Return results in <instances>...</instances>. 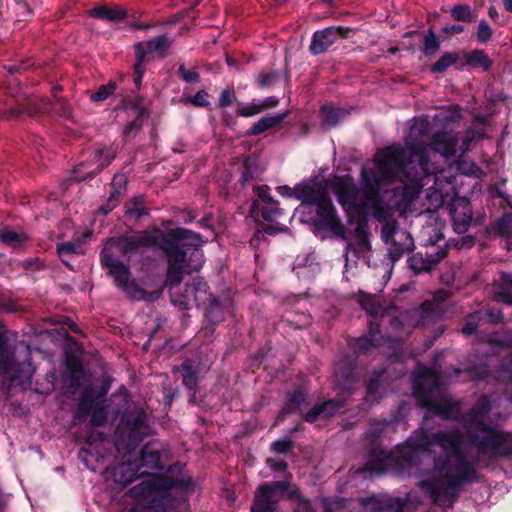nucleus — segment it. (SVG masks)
Segmentation results:
<instances>
[{"instance_id":"f257e3e1","label":"nucleus","mask_w":512,"mask_h":512,"mask_svg":"<svg viewBox=\"0 0 512 512\" xmlns=\"http://www.w3.org/2000/svg\"><path fill=\"white\" fill-rule=\"evenodd\" d=\"M412 449L423 452L431 467L420 471L418 487L433 503L453 504L460 488L478 479V456L458 429L427 432L419 430L408 440Z\"/></svg>"},{"instance_id":"f03ea898","label":"nucleus","mask_w":512,"mask_h":512,"mask_svg":"<svg viewBox=\"0 0 512 512\" xmlns=\"http://www.w3.org/2000/svg\"><path fill=\"white\" fill-rule=\"evenodd\" d=\"M428 132V123L417 121L411 126L405 140L406 149L392 145L377 153L371 176L375 186L388 184L398 179L402 187L403 204H410L419 194L422 180L429 173L424 135Z\"/></svg>"},{"instance_id":"7ed1b4c3","label":"nucleus","mask_w":512,"mask_h":512,"mask_svg":"<svg viewBox=\"0 0 512 512\" xmlns=\"http://www.w3.org/2000/svg\"><path fill=\"white\" fill-rule=\"evenodd\" d=\"M141 247H159L167 257V279L171 285L182 282L185 274L198 271L204 262L199 249L203 244L201 236L185 228L168 232L159 229L136 236Z\"/></svg>"},{"instance_id":"20e7f679","label":"nucleus","mask_w":512,"mask_h":512,"mask_svg":"<svg viewBox=\"0 0 512 512\" xmlns=\"http://www.w3.org/2000/svg\"><path fill=\"white\" fill-rule=\"evenodd\" d=\"M139 476L143 480L131 488L130 494L137 499L139 504H147L152 507L156 497L162 490H167L174 486L187 487L191 484L189 478L170 479L159 473L164 466L161 462V454L155 450L151 444L145 445L141 450L140 463L136 465Z\"/></svg>"},{"instance_id":"39448f33","label":"nucleus","mask_w":512,"mask_h":512,"mask_svg":"<svg viewBox=\"0 0 512 512\" xmlns=\"http://www.w3.org/2000/svg\"><path fill=\"white\" fill-rule=\"evenodd\" d=\"M491 408L488 397L482 396L464 418V426L472 444L481 453L503 454L506 451L507 435L486 426L485 415Z\"/></svg>"},{"instance_id":"423d86ee","label":"nucleus","mask_w":512,"mask_h":512,"mask_svg":"<svg viewBox=\"0 0 512 512\" xmlns=\"http://www.w3.org/2000/svg\"><path fill=\"white\" fill-rule=\"evenodd\" d=\"M293 195L303 203L316 206L319 226L344 238L345 231L330 199L326 183L312 181L300 184L294 190Z\"/></svg>"},{"instance_id":"0eeeda50","label":"nucleus","mask_w":512,"mask_h":512,"mask_svg":"<svg viewBox=\"0 0 512 512\" xmlns=\"http://www.w3.org/2000/svg\"><path fill=\"white\" fill-rule=\"evenodd\" d=\"M101 262L108 269L115 284L133 300L155 301L161 296V290L145 291L134 281H130L129 267L123 264L118 257L102 251Z\"/></svg>"},{"instance_id":"6e6552de","label":"nucleus","mask_w":512,"mask_h":512,"mask_svg":"<svg viewBox=\"0 0 512 512\" xmlns=\"http://www.w3.org/2000/svg\"><path fill=\"white\" fill-rule=\"evenodd\" d=\"M427 377L431 379L435 389L422 392L420 388H417L416 396L419 405L441 416L443 419H453L458 416L460 412L458 402L453 401L446 394L440 392L438 388L439 380L434 374L428 373Z\"/></svg>"},{"instance_id":"1a4fd4ad","label":"nucleus","mask_w":512,"mask_h":512,"mask_svg":"<svg viewBox=\"0 0 512 512\" xmlns=\"http://www.w3.org/2000/svg\"><path fill=\"white\" fill-rule=\"evenodd\" d=\"M370 188L365 190L364 195H366ZM331 189L337 196L338 202L346 211L362 210L368 206L369 198L367 196L365 198L360 196L356 185L348 176L335 177L331 181Z\"/></svg>"},{"instance_id":"9d476101","label":"nucleus","mask_w":512,"mask_h":512,"mask_svg":"<svg viewBox=\"0 0 512 512\" xmlns=\"http://www.w3.org/2000/svg\"><path fill=\"white\" fill-rule=\"evenodd\" d=\"M287 487L288 484L281 481L260 486L255 495L251 512H274L275 504Z\"/></svg>"},{"instance_id":"9b49d317","label":"nucleus","mask_w":512,"mask_h":512,"mask_svg":"<svg viewBox=\"0 0 512 512\" xmlns=\"http://www.w3.org/2000/svg\"><path fill=\"white\" fill-rule=\"evenodd\" d=\"M14 101L15 105L4 112L3 116L5 118H16L23 112H27L30 115L48 112L52 104L47 98L29 96L25 93L18 94Z\"/></svg>"},{"instance_id":"f8f14e48","label":"nucleus","mask_w":512,"mask_h":512,"mask_svg":"<svg viewBox=\"0 0 512 512\" xmlns=\"http://www.w3.org/2000/svg\"><path fill=\"white\" fill-rule=\"evenodd\" d=\"M353 33L351 28L331 26L313 34L310 51L314 55L325 53L333 44L341 39L349 38Z\"/></svg>"},{"instance_id":"ddd939ff","label":"nucleus","mask_w":512,"mask_h":512,"mask_svg":"<svg viewBox=\"0 0 512 512\" xmlns=\"http://www.w3.org/2000/svg\"><path fill=\"white\" fill-rule=\"evenodd\" d=\"M172 41L165 35L139 42L134 45V52L139 63L158 61L169 51Z\"/></svg>"},{"instance_id":"4468645a","label":"nucleus","mask_w":512,"mask_h":512,"mask_svg":"<svg viewBox=\"0 0 512 512\" xmlns=\"http://www.w3.org/2000/svg\"><path fill=\"white\" fill-rule=\"evenodd\" d=\"M30 373V364L14 361L13 350L8 346L3 333L0 332V374L7 375L11 380H22V374Z\"/></svg>"},{"instance_id":"2eb2a0df","label":"nucleus","mask_w":512,"mask_h":512,"mask_svg":"<svg viewBox=\"0 0 512 512\" xmlns=\"http://www.w3.org/2000/svg\"><path fill=\"white\" fill-rule=\"evenodd\" d=\"M449 213L454 231L459 234L465 233L472 221V208L468 199L464 197L454 198L450 204Z\"/></svg>"},{"instance_id":"dca6fc26","label":"nucleus","mask_w":512,"mask_h":512,"mask_svg":"<svg viewBox=\"0 0 512 512\" xmlns=\"http://www.w3.org/2000/svg\"><path fill=\"white\" fill-rule=\"evenodd\" d=\"M115 157V151L106 148V147H99L96 150L94 160L97 163V167L94 170H86L87 165L86 164H79L74 169V179L76 181H84L86 179L92 178L96 173L100 172L102 169H104L106 166H108L113 158Z\"/></svg>"},{"instance_id":"f3484780","label":"nucleus","mask_w":512,"mask_h":512,"mask_svg":"<svg viewBox=\"0 0 512 512\" xmlns=\"http://www.w3.org/2000/svg\"><path fill=\"white\" fill-rule=\"evenodd\" d=\"M180 284L181 282H179L176 285H171L168 283L167 278L165 280V285L169 289L171 301L174 305H177L182 309H188L192 301L195 302L197 305L206 304V301L208 299L202 297L201 295H198L197 293H194L190 283L186 284L184 294H180Z\"/></svg>"},{"instance_id":"a211bd4d","label":"nucleus","mask_w":512,"mask_h":512,"mask_svg":"<svg viewBox=\"0 0 512 512\" xmlns=\"http://www.w3.org/2000/svg\"><path fill=\"white\" fill-rule=\"evenodd\" d=\"M457 143V136L453 132L448 131L436 132L431 139L432 149L447 159L456 154Z\"/></svg>"},{"instance_id":"6ab92c4d","label":"nucleus","mask_w":512,"mask_h":512,"mask_svg":"<svg viewBox=\"0 0 512 512\" xmlns=\"http://www.w3.org/2000/svg\"><path fill=\"white\" fill-rule=\"evenodd\" d=\"M140 248L137 237H126L119 240H110L102 250L105 253L113 254L118 257L120 255L126 256Z\"/></svg>"},{"instance_id":"aec40b11","label":"nucleus","mask_w":512,"mask_h":512,"mask_svg":"<svg viewBox=\"0 0 512 512\" xmlns=\"http://www.w3.org/2000/svg\"><path fill=\"white\" fill-rule=\"evenodd\" d=\"M445 256V251H439L436 256L429 254L423 255L421 252H417L409 258V266L417 274L429 272L432 266L445 258Z\"/></svg>"},{"instance_id":"412c9836","label":"nucleus","mask_w":512,"mask_h":512,"mask_svg":"<svg viewBox=\"0 0 512 512\" xmlns=\"http://www.w3.org/2000/svg\"><path fill=\"white\" fill-rule=\"evenodd\" d=\"M179 371L182 374L183 385L193 394L190 396V402L194 403L196 392L198 389V370L194 368L189 360L184 361L181 365L175 366L173 372Z\"/></svg>"},{"instance_id":"4be33fe9","label":"nucleus","mask_w":512,"mask_h":512,"mask_svg":"<svg viewBox=\"0 0 512 512\" xmlns=\"http://www.w3.org/2000/svg\"><path fill=\"white\" fill-rule=\"evenodd\" d=\"M389 255L393 261L398 260L405 252L413 246V239L407 231L400 230L388 243Z\"/></svg>"},{"instance_id":"5701e85b","label":"nucleus","mask_w":512,"mask_h":512,"mask_svg":"<svg viewBox=\"0 0 512 512\" xmlns=\"http://www.w3.org/2000/svg\"><path fill=\"white\" fill-rule=\"evenodd\" d=\"M491 294L498 302L512 303V279L508 274H502L491 287Z\"/></svg>"},{"instance_id":"b1692460","label":"nucleus","mask_w":512,"mask_h":512,"mask_svg":"<svg viewBox=\"0 0 512 512\" xmlns=\"http://www.w3.org/2000/svg\"><path fill=\"white\" fill-rule=\"evenodd\" d=\"M341 407L342 403L335 400H329L320 405L314 406L305 414L304 418L308 422H314L319 418H328L334 415Z\"/></svg>"},{"instance_id":"393cba45","label":"nucleus","mask_w":512,"mask_h":512,"mask_svg":"<svg viewBox=\"0 0 512 512\" xmlns=\"http://www.w3.org/2000/svg\"><path fill=\"white\" fill-rule=\"evenodd\" d=\"M289 114V111L262 117L248 131V135H258L278 126Z\"/></svg>"},{"instance_id":"a878e982","label":"nucleus","mask_w":512,"mask_h":512,"mask_svg":"<svg viewBox=\"0 0 512 512\" xmlns=\"http://www.w3.org/2000/svg\"><path fill=\"white\" fill-rule=\"evenodd\" d=\"M113 477L116 483H119L123 486L129 484L134 479L142 478L139 476L136 464L130 462L121 463L116 466L113 470Z\"/></svg>"},{"instance_id":"bb28decb","label":"nucleus","mask_w":512,"mask_h":512,"mask_svg":"<svg viewBox=\"0 0 512 512\" xmlns=\"http://www.w3.org/2000/svg\"><path fill=\"white\" fill-rule=\"evenodd\" d=\"M366 196L369 198L368 204L371 203L373 206V215L381 223L389 222L388 218L392 215L391 208L384 206L377 199V190L370 188L366 192Z\"/></svg>"},{"instance_id":"cd10ccee","label":"nucleus","mask_w":512,"mask_h":512,"mask_svg":"<svg viewBox=\"0 0 512 512\" xmlns=\"http://www.w3.org/2000/svg\"><path fill=\"white\" fill-rule=\"evenodd\" d=\"M90 15L95 18L116 21L126 16L125 11L120 8H109L107 6L95 7L90 10Z\"/></svg>"},{"instance_id":"c85d7f7f","label":"nucleus","mask_w":512,"mask_h":512,"mask_svg":"<svg viewBox=\"0 0 512 512\" xmlns=\"http://www.w3.org/2000/svg\"><path fill=\"white\" fill-rule=\"evenodd\" d=\"M347 114V111L332 105H324L321 109V119L324 125L329 127L336 125L340 119Z\"/></svg>"},{"instance_id":"c756f323","label":"nucleus","mask_w":512,"mask_h":512,"mask_svg":"<svg viewBox=\"0 0 512 512\" xmlns=\"http://www.w3.org/2000/svg\"><path fill=\"white\" fill-rule=\"evenodd\" d=\"M125 208L126 216L135 221L148 214V209L145 207L144 200L140 196L134 197L127 202Z\"/></svg>"},{"instance_id":"7c9ffc66","label":"nucleus","mask_w":512,"mask_h":512,"mask_svg":"<svg viewBox=\"0 0 512 512\" xmlns=\"http://www.w3.org/2000/svg\"><path fill=\"white\" fill-rule=\"evenodd\" d=\"M28 236L25 233H18L9 227H5L0 230V240L13 247H17L28 240Z\"/></svg>"},{"instance_id":"2f4dec72","label":"nucleus","mask_w":512,"mask_h":512,"mask_svg":"<svg viewBox=\"0 0 512 512\" xmlns=\"http://www.w3.org/2000/svg\"><path fill=\"white\" fill-rule=\"evenodd\" d=\"M305 400H306V394L303 391H301V390L295 391L293 394H291L289 396L286 403L284 404V406L281 410V415L289 414V413H292L295 411H300L301 406L305 402Z\"/></svg>"},{"instance_id":"473e14b6","label":"nucleus","mask_w":512,"mask_h":512,"mask_svg":"<svg viewBox=\"0 0 512 512\" xmlns=\"http://www.w3.org/2000/svg\"><path fill=\"white\" fill-rule=\"evenodd\" d=\"M495 231L506 238L505 246L509 250L511 246L510 236L512 234V217L509 214L503 215L495 226Z\"/></svg>"},{"instance_id":"72a5a7b5","label":"nucleus","mask_w":512,"mask_h":512,"mask_svg":"<svg viewBox=\"0 0 512 512\" xmlns=\"http://www.w3.org/2000/svg\"><path fill=\"white\" fill-rule=\"evenodd\" d=\"M359 302L362 308L371 316H380L383 310H385V308L380 305L378 298L375 296L364 295L360 298Z\"/></svg>"},{"instance_id":"f704fd0d","label":"nucleus","mask_w":512,"mask_h":512,"mask_svg":"<svg viewBox=\"0 0 512 512\" xmlns=\"http://www.w3.org/2000/svg\"><path fill=\"white\" fill-rule=\"evenodd\" d=\"M134 112L136 114L135 119L127 124L123 130L124 135L127 137L136 135L143 125L144 118L147 117L146 110L143 108H135Z\"/></svg>"},{"instance_id":"c9c22d12","label":"nucleus","mask_w":512,"mask_h":512,"mask_svg":"<svg viewBox=\"0 0 512 512\" xmlns=\"http://www.w3.org/2000/svg\"><path fill=\"white\" fill-rule=\"evenodd\" d=\"M206 303L208 306L205 309V318L213 327L222 321L223 312L219 303L214 298L211 301H206Z\"/></svg>"},{"instance_id":"e433bc0d","label":"nucleus","mask_w":512,"mask_h":512,"mask_svg":"<svg viewBox=\"0 0 512 512\" xmlns=\"http://www.w3.org/2000/svg\"><path fill=\"white\" fill-rule=\"evenodd\" d=\"M451 16L456 21L472 22L475 20V15L470 6L466 4H457L451 8Z\"/></svg>"},{"instance_id":"4c0bfd02","label":"nucleus","mask_w":512,"mask_h":512,"mask_svg":"<svg viewBox=\"0 0 512 512\" xmlns=\"http://www.w3.org/2000/svg\"><path fill=\"white\" fill-rule=\"evenodd\" d=\"M57 252L61 260L68 265V258L81 252V244L79 241L61 243L57 246Z\"/></svg>"},{"instance_id":"58836bf2","label":"nucleus","mask_w":512,"mask_h":512,"mask_svg":"<svg viewBox=\"0 0 512 512\" xmlns=\"http://www.w3.org/2000/svg\"><path fill=\"white\" fill-rule=\"evenodd\" d=\"M440 47L439 38L435 35L432 30L425 35L423 40V53L426 56L434 55Z\"/></svg>"},{"instance_id":"ea45409f","label":"nucleus","mask_w":512,"mask_h":512,"mask_svg":"<svg viewBox=\"0 0 512 512\" xmlns=\"http://www.w3.org/2000/svg\"><path fill=\"white\" fill-rule=\"evenodd\" d=\"M116 87H117L116 82L109 81L107 84L99 86L97 91L95 93L91 94L90 99L93 102L104 101L110 95H112L114 93V91L116 90Z\"/></svg>"},{"instance_id":"a19ab883","label":"nucleus","mask_w":512,"mask_h":512,"mask_svg":"<svg viewBox=\"0 0 512 512\" xmlns=\"http://www.w3.org/2000/svg\"><path fill=\"white\" fill-rule=\"evenodd\" d=\"M481 319L482 313L479 311L469 314L466 317L465 324L462 327L463 334H465L466 336L473 334L476 331Z\"/></svg>"},{"instance_id":"79ce46f5","label":"nucleus","mask_w":512,"mask_h":512,"mask_svg":"<svg viewBox=\"0 0 512 512\" xmlns=\"http://www.w3.org/2000/svg\"><path fill=\"white\" fill-rule=\"evenodd\" d=\"M378 332L374 330L373 327L370 329V338L362 337L357 340L356 348L359 352L367 351L371 346L380 345L378 339L376 338V334Z\"/></svg>"},{"instance_id":"37998d69","label":"nucleus","mask_w":512,"mask_h":512,"mask_svg":"<svg viewBox=\"0 0 512 512\" xmlns=\"http://www.w3.org/2000/svg\"><path fill=\"white\" fill-rule=\"evenodd\" d=\"M397 314V310L394 307L385 308L383 310L381 317V322L389 323L394 329H399L402 326V322L399 320Z\"/></svg>"},{"instance_id":"c03bdc74","label":"nucleus","mask_w":512,"mask_h":512,"mask_svg":"<svg viewBox=\"0 0 512 512\" xmlns=\"http://www.w3.org/2000/svg\"><path fill=\"white\" fill-rule=\"evenodd\" d=\"M125 185H126V177L124 174H116L111 182L112 191L110 196L112 198H118L123 194L125 191Z\"/></svg>"},{"instance_id":"a18cd8bd","label":"nucleus","mask_w":512,"mask_h":512,"mask_svg":"<svg viewBox=\"0 0 512 512\" xmlns=\"http://www.w3.org/2000/svg\"><path fill=\"white\" fill-rule=\"evenodd\" d=\"M463 59L466 64H490L488 57L481 50L466 52Z\"/></svg>"},{"instance_id":"49530a36","label":"nucleus","mask_w":512,"mask_h":512,"mask_svg":"<svg viewBox=\"0 0 512 512\" xmlns=\"http://www.w3.org/2000/svg\"><path fill=\"white\" fill-rule=\"evenodd\" d=\"M456 168L462 174L469 175V176L478 177L479 174L481 173L480 168L477 165H475L474 163L467 162L462 158H460L456 162Z\"/></svg>"},{"instance_id":"de8ad7c7","label":"nucleus","mask_w":512,"mask_h":512,"mask_svg":"<svg viewBox=\"0 0 512 512\" xmlns=\"http://www.w3.org/2000/svg\"><path fill=\"white\" fill-rule=\"evenodd\" d=\"M400 230L401 229L398 228L395 221L386 222L383 224L381 229V238L386 244H388Z\"/></svg>"},{"instance_id":"09e8293b","label":"nucleus","mask_w":512,"mask_h":512,"mask_svg":"<svg viewBox=\"0 0 512 512\" xmlns=\"http://www.w3.org/2000/svg\"><path fill=\"white\" fill-rule=\"evenodd\" d=\"M476 37L480 43H487L491 39L492 29L485 20L479 22Z\"/></svg>"},{"instance_id":"8fccbe9b","label":"nucleus","mask_w":512,"mask_h":512,"mask_svg":"<svg viewBox=\"0 0 512 512\" xmlns=\"http://www.w3.org/2000/svg\"><path fill=\"white\" fill-rule=\"evenodd\" d=\"M54 109L57 113L65 117H71L72 108L68 101L62 97L53 99Z\"/></svg>"},{"instance_id":"3c124183","label":"nucleus","mask_w":512,"mask_h":512,"mask_svg":"<svg viewBox=\"0 0 512 512\" xmlns=\"http://www.w3.org/2000/svg\"><path fill=\"white\" fill-rule=\"evenodd\" d=\"M190 284L194 293H197L198 295L208 299L207 301H211L213 299L212 295L207 293V283L204 282L201 278L193 279L192 283Z\"/></svg>"},{"instance_id":"603ef678","label":"nucleus","mask_w":512,"mask_h":512,"mask_svg":"<svg viewBox=\"0 0 512 512\" xmlns=\"http://www.w3.org/2000/svg\"><path fill=\"white\" fill-rule=\"evenodd\" d=\"M265 110V104H251L247 107L238 109L237 113L243 117H251L262 113Z\"/></svg>"},{"instance_id":"864d4df0","label":"nucleus","mask_w":512,"mask_h":512,"mask_svg":"<svg viewBox=\"0 0 512 512\" xmlns=\"http://www.w3.org/2000/svg\"><path fill=\"white\" fill-rule=\"evenodd\" d=\"M91 407V399L89 396L84 393L80 399L79 407L76 412L75 418H85L90 410Z\"/></svg>"},{"instance_id":"5fc2aeb1","label":"nucleus","mask_w":512,"mask_h":512,"mask_svg":"<svg viewBox=\"0 0 512 512\" xmlns=\"http://www.w3.org/2000/svg\"><path fill=\"white\" fill-rule=\"evenodd\" d=\"M279 79L276 72L262 73L259 75L258 82L262 88L274 85Z\"/></svg>"},{"instance_id":"6e6d98bb","label":"nucleus","mask_w":512,"mask_h":512,"mask_svg":"<svg viewBox=\"0 0 512 512\" xmlns=\"http://www.w3.org/2000/svg\"><path fill=\"white\" fill-rule=\"evenodd\" d=\"M208 94L201 90L198 91L194 96L189 98V101L195 106L206 107L209 105Z\"/></svg>"},{"instance_id":"4d7b16f0","label":"nucleus","mask_w":512,"mask_h":512,"mask_svg":"<svg viewBox=\"0 0 512 512\" xmlns=\"http://www.w3.org/2000/svg\"><path fill=\"white\" fill-rule=\"evenodd\" d=\"M106 421V412L104 408L99 407L94 409L92 416H91V423L94 426H101Z\"/></svg>"},{"instance_id":"13d9d810","label":"nucleus","mask_w":512,"mask_h":512,"mask_svg":"<svg viewBox=\"0 0 512 512\" xmlns=\"http://www.w3.org/2000/svg\"><path fill=\"white\" fill-rule=\"evenodd\" d=\"M357 238H358V245H359V248L361 251L370 250L371 247H370L369 239H368L367 234L364 231L357 229Z\"/></svg>"},{"instance_id":"bf43d9fd","label":"nucleus","mask_w":512,"mask_h":512,"mask_svg":"<svg viewBox=\"0 0 512 512\" xmlns=\"http://www.w3.org/2000/svg\"><path fill=\"white\" fill-rule=\"evenodd\" d=\"M290 447H291V442L286 439L275 441L272 444V449L276 453H286L289 451Z\"/></svg>"},{"instance_id":"052dcab7","label":"nucleus","mask_w":512,"mask_h":512,"mask_svg":"<svg viewBox=\"0 0 512 512\" xmlns=\"http://www.w3.org/2000/svg\"><path fill=\"white\" fill-rule=\"evenodd\" d=\"M234 98V92L230 89H225L219 98V106L225 107L232 104Z\"/></svg>"},{"instance_id":"680f3d73","label":"nucleus","mask_w":512,"mask_h":512,"mask_svg":"<svg viewBox=\"0 0 512 512\" xmlns=\"http://www.w3.org/2000/svg\"><path fill=\"white\" fill-rule=\"evenodd\" d=\"M461 57L456 53H447L444 54L440 60L436 64H456L457 62L461 61Z\"/></svg>"},{"instance_id":"e2e57ef3","label":"nucleus","mask_w":512,"mask_h":512,"mask_svg":"<svg viewBox=\"0 0 512 512\" xmlns=\"http://www.w3.org/2000/svg\"><path fill=\"white\" fill-rule=\"evenodd\" d=\"M484 316L490 323L494 324L501 322L503 319V314L500 310H487Z\"/></svg>"},{"instance_id":"0e129e2a","label":"nucleus","mask_w":512,"mask_h":512,"mask_svg":"<svg viewBox=\"0 0 512 512\" xmlns=\"http://www.w3.org/2000/svg\"><path fill=\"white\" fill-rule=\"evenodd\" d=\"M179 72L187 82H197L199 79V75L195 71H185L183 66L180 67Z\"/></svg>"},{"instance_id":"69168bd1","label":"nucleus","mask_w":512,"mask_h":512,"mask_svg":"<svg viewBox=\"0 0 512 512\" xmlns=\"http://www.w3.org/2000/svg\"><path fill=\"white\" fill-rule=\"evenodd\" d=\"M429 199L434 201L433 207L435 209L442 206L445 202L444 196L442 195L441 192H439L437 190H435L431 193V195L429 196Z\"/></svg>"},{"instance_id":"338daca9","label":"nucleus","mask_w":512,"mask_h":512,"mask_svg":"<svg viewBox=\"0 0 512 512\" xmlns=\"http://www.w3.org/2000/svg\"><path fill=\"white\" fill-rule=\"evenodd\" d=\"M118 200L116 198L109 197L108 203L99 208L103 215H107L111 212L117 205Z\"/></svg>"},{"instance_id":"774afa93","label":"nucleus","mask_w":512,"mask_h":512,"mask_svg":"<svg viewBox=\"0 0 512 512\" xmlns=\"http://www.w3.org/2000/svg\"><path fill=\"white\" fill-rule=\"evenodd\" d=\"M451 293L445 290H439L433 294V300L436 303H441L449 299Z\"/></svg>"}]
</instances>
